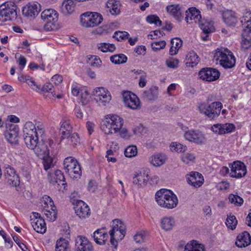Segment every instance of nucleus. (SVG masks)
Here are the masks:
<instances>
[{
  "mask_svg": "<svg viewBox=\"0 0 251 251\" xmlns=\"http://www.w3.org/2000/svg\"><path fill=\"white\" fill-rule=\"evenodd\" d=\"M36 154L39 157H44L49 155V149L44 142H39L33 149Z\"/></svg>",
  "mask_w": 251,
  "mask_h": 251,
  "instance_id": "nucleus-28",
  "label": "nucleus"
},
{
  "mask_svg": "<svg viewBox=\"0 0 251 251\" xmlns=\"http://www.w3.org/2000/svg\"><path fill=\"white\" fill-rule=\"evenodd\" d=\"M107 7L112 15H118L120 12L119 6L115 0H109L106 4Z\"/></svg>",
  "mask_w": 251,
  "mask_h": 251,
  "instance_id": "nucleus-41",
  "label": "nucleus"
},
{
  "mask_svg": "<svg viewBox=\"0 0 251 251\" xmlns=\"http://www.w3.org/2000/svg\"><path fill=\"white\" fill-rule=\"evenodd\" d=\"M58 12L53 9H46L41 14V18L44 21H58Z\"/></svg>",
  "mask_w": 251,
  "mask_h": 251,
  "instance_id": "nucleus-29",
  "label": "nucleus"
},
{
  "mask_svg": "<svg viewBox=\"0 0 251 251\" xmlns=\"http://www.w3.org/2000/svg\"><path fill=\"white\" fill-rule=\"evenodd\" d=\"M235 129V126L230 123L215 124L211 127V130L219 135L230 133L233 131Z\"/></svg>",
  "mask_w": 251,
  "mask_h": 251,
  "instance_id": "nucleus-20",
  "label": "nucleus"
},
{
  "mask_svg": "<svg viewBox=\"0 0 251 251\" xmlns=\"http://www.w3.org/2000/svg\"><path fill=\"white\" fill-rule=\"evenodd\" d=\"M185 21L187 23L189 22V19L191 21H194L195 23H199L201 20V16L200 12L195 7H191L186 11Z\"/></svg>",
  "mask_w": 251,
  "mask_h": 251,
  "instance_id": "nucleus-26",
  "label": "nucleus"
},
{
  "mask_svg": "<svg viewBox=\"0 0 251 251\" xmlns=\"http://www.w3.org/2000/svg\"><path fill=\"white\" fill-rule=\"evenodd\" d=\"M149 176V170L148 169H142L136 173L133 177V183L134 184L142 187L145 186L148 180Z\"/></svg>",
  "mask_w": 251,
  "mask_h": 251,
  "instance_id": "nucleus-17",
  "label": "nucleus"
},
{
  "mask_svg": "<svg viewBox=\"0 0 251 251\" xmlns=\"http://www.w3.org/2000/svg\"><path fill=\"white\" fill-rule=\"evenodd\" d=\"M214 59L219 60L220 65L226 69L232 68L235 64L234 56L226 49H217L214 55Z\"/></svg>",
  "mask_w": 251,
  "mask_h": 251,
  "instance_id": "nucleus-4",
  "label": "nucleus"
},
{
  "mask_svg": "<svg viewBox=\"0 0 251 251\" xmlns=\"http://www.w3.org/2000/svg\"><path fill=\"white\" fill-rule=\"evenodd\" d=\"M20 129L18 125L12 123L5 125L4 135L6 141L11 145H17L19 144Z\"/></svg>",
  "mask_w": 251,
  "mask_h": 251,
  "instance_id": "nucleus-9",
  "label": "nucleus"
},
{
  "mask_svg": "<svg viewBox=\"0 0 251 251\" xmlns=\"http://www.w3.org/2000/svg\"><path fill=\"white\" fill-rule=\"evenodd\" d=\"M48 179L50 183L54 185L57 183L59 185V183L65 181V177L62 172L59 170L54 172L52 174H49Z\"/></svg>",
  "mask_w": 251,
  "mask_h": 251,
  "instance_id": "nucleus-30",
  "label": "nucleus"
},
{
  "mask_svg": "<svg viewBox=\"0 0 251 251\" xmlns=\"http://www.w3.org/2000/svg\"><path fill=\"white\" fill-rule=\"evenodd\" d=\"M229 201L235 206H240L243 203V199L237 195L230 194L228 196Z\"/></svg>",
  "mask_w": 251,
  "mask_h": 251,
  "instance_id": "nucleus-46",
  "label": "nucleus"
},
{
  "mask_svg": "<svg viewBox=\"0 0 251 251\" xmlns=\"http://www.w3.org/2000/svg\"><path fill=\"white\" fill-rule=\"evenodd\" d=\"M223 19L228 26H235L237 23V18L234 12L226 10L223 12Z\"/></svg>",
  "mask_w": 251,
  "mask_h": 251,
  "instance_id": "nucleus-25",
  "label": "nucleus"
},
{
  "mask_svg": "<svg viewBox=\"0 0 251 251\" xmlns=\"http://www.w3.org/2000/svg\"><path fill=\"white\" fill-rule=\"evenodd\" d=\"M31 224L34 229L38 233L43 234L47 230L46 225L44 219L39 218H31Z\"/></svg>",
  "mask_w": 251,
  "mask_h": 251,
  "instance_id": "nucleus-24",
  "label": "nucleus"
},
{
  "mask_svg": "<svg viewBox=\"0 0 251 251\" xmlns=\"http://www.w3.org/2000/svg\"><path fill=\"white\" fill-rule=\"evenodd\" d=\"M125 155L126 157L131 158L135 156L137 154V149L135 146H129L125 151Z\"/></svg>",
  "mask_w": 251,
  "mask_h": 251,
  "instance_id": "nucleus-49",
  "label": "nucleus"
},
{
  "mask_svg": "<svg viewBox=\"0 0 251 251\" xmlns=\"http://www.w3.org/2000/svg\"><path fill=\"white\" fill-rule=\"evenodd\" d=\"M44 214L46 216L47 220L50 222L54 221L57 218L56 209L49 211L47 209H45Z\"/></svg>",
  "mask_w": 251,
  "mask_h": 251,
  "instance_id": "nucleus-53",
  "label": "nucleus"
},
{
  "mask_svg": "<svg viewBox=\"0 0 251 251\" xmlns=\"http://www.w3.org/2000/svg\"><path fill=\"white\" fill-rule=\"evenodd\" d=\"M74 209L75 213L80 219H85L90 215L89 206L82 201H76Z\"/></svg>",
  "mask_w": 251,
  "mask_h": 251,
  "instance_id": "nucleus-16",
  "label": "nucleus"
},
{
  "mask_svg": "<svg viewBox=\"0 0 251 251\" xmlns=\"http://www.w3.org/2000/svg\"><path fill=\"white\" fill-rule=\"evenodd\" d=\"M142 96L144 99L149 101L153 100L155 99V97L153 94V90L152 88L145 91L142 94Z\"/></svg>",
  "mask_w": 251,
  "mask_h": 251,
  "instance_id": "nucleus-57",
  "label": "nucleus"
},
{
  "mask_svg": "<svg viewBox=\"0 0 251 251\" xmlns=\"http://www.w3.org/2000/svg\"><path fill=\"white\" fill-rule=\"evenodd\" d=\"M16 9V5L12 2L0 5V20L7 22L15 20L17 17Z\"/></svg>",
  "mask_w": 251,
  "mask_h": 251,
  "instance_id": "nucleus-6",
  "label": "nucleus"
},
{
  "mask_svg": "<svg viewBox=\"0 0 251 251\" xmlns=\"http://www.w3.org/2000/svg\"><path fill=\"white\" fill-rule=\"evenodd\" d=\"M5 179L8 184L12 186L17 187L20 184V178L16 173L14 175L6 177Z\"/></svg>",
  "mask_w": 251,
  "mask_h": 251,
  "instance_id": "nucleus-44",
  "label": "nucleus"
},
{
  "mask_svg": "<svg viewBox=\"0 0 251 251\" xmlns=\"http://www.w3.org/2000/svg\"><path fill=\"white\" fill-rule=\"evenodd\" d=\"M108 236L105 227L98 229L93 233V237L97 244L104 245Z\"/></svg>",
  "mask_w": 251,
  "mask_h": 251,
  "instance_id": "nucleus-22",
  "label": "nucleus"
},
{
  "mask_svg": "<svg viewBox=\"0 0 251 251\" xmlns=\"http://www.w3.org/2000/svg\"><path fill=\"white\" fill-rule=\"evenodd\" d=\"M155 200L161 207L171 209L176 207L178 203L176 196L170 190L162 189L155 194Z\"/></svg>",
  "mask_w": 251,
  "mask_h": 251,
  "instance_id": "nucleus-2",
  "label": "nucleus"
},
{
  "mask_svg": "<svg viewBox=\"0 0 251 251\" xmlns=\"http://www.w3.org/2000/svg\"><path fill=\"white\" fill-rule=\"evenodd\" d=\"M43 165L44 169L46 171L53 167L54 164L53 163L52 158L48 157L46 159H44Z\"/></svg>",
  "mask_w": 251,
  "mask_h": 251,
  "instance_id": "nucleus-60",
  "label": "nucleus"
},
{
  "mask_svg": "<svg viewBox=\"0 0 251 251\" xmlns=\"http://www.w3.org/2000/svg\"><path fill=\"white\" fill-rule=\"evenodd\" d=\"M60 134L62 138L68 139L72 132V126H71L69 120H64L61 122V126L59 129Z\"/></svg>",
  "mask_w": 251,
  "mask_h": 251,
  "instance_id": "nucleus-27",
  "label": "nucleus"
},
{
  "mask_svg": "<svg viewBox=\"0 0 251 251\" xmlns=\"http://www.w3.org/2000/svg\"><path fill=\"white\" fill-rule=\"evenodd\" d=\"M4 168V176H5V178L9 176L10 175L11 176L14 175L15 173H16L14 168L8 164L5 165Z\"/></svg>",
  "mask_w": 251,
  "mask_h": 251,
  "instance_id": "nucleus-58",
  "label": "nucleus"
},
{
  "mask_svg": "<svg viewBox=\"0 0 251 251\" xmlns=\"http://www.w3.org/2000/svg\"><path fill=\"white\" fill-rule=\"evenodd\" d=\"M179 61L177 59L171 58L166 61L167 66L170 68L176 69L178 66Z\"/></svg>",
  "mask_w": 251,
  "mask_h": 251,
  "instance_id": "nucleus-59",
  "label": "nucleus"
},
{
  "mask_svg": "<svg viewBox=\"0 0 251 251\" xmlns=\"http://www.w3.org/2000/svg\"><path fill=\"white\" fill-rule=\"evenodd\" d=\"M195 156L194 154L187 152L183 153L181 156L182 161L186 164H188L191 161H193L195 159Z\"/></svg>",
  "mask_w": 251,
  "mask_h": 251,
  "instance_id": "nucleus-56",
  "label": "nucleus"
},
{
  "mask_svg": "<svg viewBox=\"0 0 251 251\" xmlns=\"http://www.w3.org/2000/svg\"><path fill=\"white\" fill-rule=\"evenodd\" d=\"M175 225V220L172 217L165 216L161 220V227L166 231L173 229Z\"/></svg>",
  "mask_w": 251,
  "mask_h": 251,
  "instance_id": "nucleus-32",
  "label": "nucleus"
},
{
  "mask_svg": "<svg viewBox=\"0 0 251 251\" xmlns=\"http://www.w3.org/2000/svg\"><path fill=\"white\" fill-rule=\"evenodd\" d=\"M186 177L188 183L195 188H199L203 183V177L200 173L192 172L187 175Z\"/></svg>",
  "mask_w": 251,
  "mask_h": 251,
  "instance_id": "nucleus-19",
  "label": "nucleus"
},
{
  "mask_svg": "<svg viewBox=\"0 0 251 251\" xmlns=\"http://www.w3.org/2000/svg\"><path fill=\"white\" fill-rule=\"evenodd\" d=\"M251 243L250 234L247 231H244L239 234L236 239L235 245L239 248L246 247Z\"/></svg>",
  "mask_w": 251,
  "mask_h": 251,
  "instance_id": "nucleus-23",
  "label": "nucleus"
},
{
  "mask_svg": "<svg viewBox=\"0 0 251 251\" xmlns=\"http://www.w3.org/2000/svg\"><path fill=\"white\" fill-rule=\"evenodd\" d=\"M240 22L243 28L242 36L251 35V12L247 11L241 18Z\"/></svg>",
  "mask_w": 251,
  "mask_h": 251,
  "instance_id": "nucleus-21",
  "label": "nucleus"
},
{
  "mask_svg": "<svg viewBox=\"0 0 251 251\" xmlns=\"http://www.w3.org/2000/svg\"><path fill=\"white\" fill-rule=\"evenodd\" d=\"M187 147L185 145L173 142L170 145V150L172 151H176L177 152H183L186 151Z\"/></svg>",
  "mask_w": 251,
  "mask_h": 251,
  "instance_id": "nucleus-48",
  "label": "nucleus"
},
{
  "mask_svg": "<svg viewBox=\"0 0 251 251\" xmlns=\"http://www.w3.org/2000/svg\"><path fill=\"white\" fill-rule=\"evenodd\" d=\"M43 204H42V206L43 207L44 206H50V207L55 206L53 201L49 196L45 195L43 197Z\"/></svg>",
  "mask_w": 251,
  "mask_h": 251,
  "instance_id": "nucleus-61",
  "label": "nucleus"
},
{
  "mask_svg": "<svg viewBox=\"0 0 251 251\" xmlns=\"http://www.w3.org/2000/svg\"><path fill=\"white\" fill-rule=\"evenodd\" d=\"M167 159L166 156L164 154H157L150 157V162L155 167H160L163 165Z\"/></svg>",
  "mask_w": 251,
  "mask_h": 251,
  "instance_id": "nucleus-33",
  "label": "nucleus"
},
{
  "mask_svg": "<svg viewBox=\"0 0 251 251\" xmlns=\"http://www.w3.org/2000/svg\"><path fill=\"white\" fill-rule=\"evenodd\" d=\"M230 176L237 178L244 176L247 174V169L245 165L240 161L233 162L230 167Z\"/></svg>",
  "mask_w": 251,
  "mask_h": 251,
  "instance_id": "nucleus-12",
  "label": "nucleus"
},
{
  "mask_svg": "<svg viewBox=\"0 0 251 251\" xmlns=\"http://www.w3.org/2000/svg\"><path fill=\"white\" fill-rule=\"evenodd\" d=\"M55 251H70L69 242L65 239H60L56 242Z\"/></svg>",
  "mask_w": 251,
  "mask_h": 251,
  "instance_id": "nucleus-40",
  "label": "nucleus"
},
{
  "mask_svg": "<svg viewBox=\"0 0 251 251\" xmlns=\"http://www.w3.org/2000/svg\"><path fill=\"white\" fill-rule=\"evenodd\" d=\"M198 24L199 26L205 34H208L215 30L213 23L212 22L201 20Z\"/></svg>",
  "mask_w": 251,
  "mask_h": 251,
  "instance_id": "nucleus-39",
  "label": "nucleus"
},
{
  "mask_svg": "<svg viewBox=\"0 0 251 251\" xmlns=\"http://www.w3.org/2000/svg\"><path fill=\"white\" fill-rule=\"evenodd\" d=\"M184 136L186 140L198 145L202 144L205 142L204 134L199 130H190L186 131Z\"/></svg>",
  "mask_w": 251,
  "mask_h": 251,
  "instance_id": "nucleus-13",
  "label": "nucleus"
},
{
  "mask_svg": "<svg viewBox=\"0 0 251 251\" xmlns=\"http://www.w3.org/2000/svg\"><path fill=\"white\" fill-rule=\"evenodd\" d=\"M166 42L164 40L155 42L151 44L152 49L154 51H158L165 48Z\"/></svg>",
  "mask_w": 251,
  "mask_h": 251,
  "instance_id": "nucleus-54",
  "label": "nucleus"
},
{
  "mask_svg": "<svg viewBox=\"0 0 251 251\" xmlns=\"http://www.w3.org/2000/svg\"><path fill=\"white\" fill-rule=\"evenodd\" d=\"M30 168L25 165H22L20 167V173L26 179L27 181H29L31 178Z\"/></svg>",
  "mask_w": 251,
  "mask_h": 251,
  "instance_id": "nucleus-51",
  "label": "nucleus"
},
{
  "mask_svg": "<svg viewBox=\"0 0 251 251\" xmlns=\"http://www.w3.org/2000/svg\"><path fill=\"white\" fill-rule=\"evenodd\" d=\"M110 60L115 64H120L126 62L127 57L124 54H118L111 56Z\"/></svg>",
  "mask_w": 251,
  "mask_h": 251,
  "instance_id": "nucleus-42",
  "label": "nucleus"
},
{
  "mask_svg": "<svg viewBox=\"0 0 251 251\" xmlns=\"http://www.w3.org/2000/svg\"><path fill=\"white\" fill-rule=\"evenodd\" d=\"M243 40L241 43L242 48L247 50L251 47V35H248L246 36H242Z\"/></svg>",
  "mask_w": 251,
  "mask_h": 251,
  "instance_id": "nucleus-55",
  "label": "nucleus"
},
{
  "mask_svg": "<svg viewBox=\"0 0 251 251\" xmlns=\"http://www.w3.org/2000/svg\"><path fill=\"white\" fill-rule=\"evenodd\" d=\"M182 40L179 38H174L171 41V48L169 53L171 55H174L177 54L179 49L182 45Z\"/></svg>",
  "mask_w": 251,
  "mask_h": 251,
  "instance_id": "nucleus-34",
  "label": "nucleus"
},
{
  "mask_svg": "<svg viewBox=\"0 0 251 251\" xmlns=\"http://www.w3.org/2000/svg\"><path fill=\"white\" fill-rule=\"evenodd\" d=\"M103 20L101 15L97 12H86L81 15L80 23L85 27H93L100 24Z\"/></svg>",
  "mask_w": 251,
  "mask_h": 251,
  "instance_id": "nucleus-8",
  "label": "nucleus"
},
{
  "mask_svg": "<svg viewBox=\"0 0 251 251\" xmlns=\"http://www.w3.org/2000/svg\"><path fill=\"white\" fill-rule=\"evenodd\" d=\"M123 98L125 105L132 109H138L141 105L139 99L133 93L126 91L123 94Z\"/></svg>",
  "mask_w": 251,
  "mask_h": 251,
  "instance_id": "nucleus-11",
  "label": "nucleus"
},
{
  "mask_svg": "<svg viewBox=\"0 0 251 251\" xmlns=\"http://www.w3.org/2000/svg\"><path fill=\"white\" fill-rule=\"evenodd\" d=\"M24 141L26 146L33 150L39 142V138L43 141V137L45 132V126L40 122H36L34 124L31 122H27L23 129Z\"/></svg>",
  "mask_w": 251,
  "mask_h": 251,
  "instance_id": "nucleus-1",
  "label": "nucleus"
},
{
  "mask_svg": "<svg viewBox=\"0 0 251 251\" xmlns=\"http://www.w3.org/2000/svg\"><path fill=\"white\" fill-rule=\"evenodd\" d=\"M146 21L150 24H154L157 26H160L162 25V21L158 16L156 15H150L146 17Z\"/></svg>",
  "mask_w": 251,
  "mask_h": 251,
  "instance_id": "nucleus-50",
  "label": "nucleus"
},
{
  "mask_svg": "<svg viewBox=\"0 0 251 251\" xmlns=\"http://www.w3.org/2000/svg\"><path fill=\"white\" fill-rule=\"evenodd\" d=\"M28 80V81H27V84L32 89L37 91H38L40 90L41 86L38 85L32 78L30 77L29 79Z\"/></svg>",
  "mask_w": 251,
  "mask_h": 251,
  "instance_id": "nucleus-63",
  "label": "nucleus"
},
{
  "mask_svg": "<svg viewBox=\"0 0 251 251\" xmlns=\"http://www.w3.org/2000/svg\"><path fill=\"white\" fill-rule=\"evenodd\" d=\"M46 23L44 25V29L46 31H54L58 28V21H45Z\"/></svg>",
  "mask_w": 251,
  "mask_h": 251,
  "instance_id": "nucleus-47",
  "label": "nucleus"
},
{
  "mask_svg": "<svg viewBox=\"0 0 251 251\" xmlns=\"http://www.w3.org/2000/svg\"><path fill=\"white\" fill-rule=\"evenodd\" d=\"M222 107V103L220 101H216L213 102L209 105L205 103H201L199 106V109L201 113L213 119L219 116Z\"/></svg>",
  "mask_w": 251,
  "mask_h": 251,
  "instance_id": "nucleus-5",
  "label": "nucleus"
},
{
  "mask_svg": "<svg viewBox=\"0 0 251 251\" xmlns=\"http://www.w3.org/2000/svg\"><path fill=\"white\" fill-rule=\"evenodd\" d=\"M93 62L90 63V66L95 67H99L101 66V61L97 56H92Z\"/></svg>",
  "mask_w": 251,
  "mask_h": 251,
  "instance_id": "nucleus-64",
  "label": "nucleus"
},
{
  "mask_svg": "<svg viewBox=\"0 0 251 251\" xmlns=\"http://www.w3.org/2000/svg\"><path fill=\"white\" fill-rule=\"evenodd\" d=\"M124 124L123 119L115 114H109L101 121L100 128L105 134H109L119 131Z\"/></svg>",
  "mask_w": 251,
  "mask_h": 251,
  "instance_id": "nucleus-3",
  "label": "nucleus"
},
{
  "mask_svg": "<svg viewBox=\"0 0 251 251\" xmlns=\"http://www.w3.org/2000/svg\"><path fill=\"white\" fill-rule=\"evenodd\" d=\"M186 61L187 67H194L199 62V57L196 52L191 51L187 54Z\"/></svg>",
  "mask_w": 251,
  "mask_h": 251,
  "instance_id": "nucleus-35",
  "label": "nucleus"
},
{
  "mask_svg": "<svg viewBox=\"0 0 251 251\" xmlns=\"http://www.w3.org/2000/svg\"><path fill=\"white\" fill-rule=\"evenodd\" d=\"M237 220L236 217L234 215H230L226 220V224L228 228L234 230L236 228L237 225Z\"/></svg>",
  "mask_w": 251,
  "mask_h": 251,
  "instance_id": "nucleus-45",
  "label": "nucleus"
},
{
  "mask_svg": "<svg viewBox=\"0 0 251 251\" xmlns=\"http://www.w3.org/2000/svg\"><path fill=\"white\" fill-rule=\"evenodd\" d=\"M41 10L40 5L37 2L29 3L23 8V14L27 17L34 18Z\"/></svg>",
  "mask_w": 251,
  "mask_h": 251,
  "instance_id": "nucleus-18",
  "label": "nucleus"
},
{
  "mask_svg": "<svg viewBox=\"0 0 251 251\" xmlns=\"http://www.w3.org/2000/svg\"><path fill=\"white\" fill-rule=\"evenodd\" d=\"M95 100L100 105H106L111 100L110 92L103 87H97L93 92Z\"/></svg>",
  "mask_w": 251,
  "mask_h": 251,
  "instance_id": "nucleus-10",
  "label": "nucleus"
},
{
  "mask_svg": "<svg viewBox=\"0 0 251 251\" xmlns=\"http://www.w3.org/2000/svg\"><path fill=\"white\" fill-rule=\"evenodd\" d=\"M199 75L200 78L203 80L213 81L219 78L220 73L216 69L206 68L201 69L200 71Z\"/></svg>",
  "mask_w": 251,
  "mask_h": 251,
  "instance_id": "nucleus-14",
  "label": "nucleus"
},
{
  "mask_svg": "<svg viewBox=\"0 0 251 251\" xmlns=\"http://www.w3.org/2000/svg\"><path fill=\"white\" fill-rule=\"evenodd\" d=\"M129 33L126 31H116L113 37L116 38L118 41H122L128 38Z\"/></svg>",
  "mask_w": 251,
  "mask_h": 251,
  "instance_id": "nucleus-52",
  "label": "nucleus"
},
{
  "mask_svg": "<svg viewBox=\"0 0 251 251\" xmlns=\"http://www.w3.org/2000/svg\"><path fill=\"white\" fill-rule=\"evenodd\" d=\"M64 168L71 178L77 179L81 175V170L76 160L72 157H67L64 161Z\"/></svg>",
  "mask_w": 251,
  "mask_h": 251,
  "instance_id": "nucleus-7",
  "label": "nucleus"
},
{
  "mask_svg": "<svg viewBox=\"0 0 251 251\" xmlns=\"http://www.w3.org/2000/svg\"><path fill=\"white\" fill-rule=\"evenodd\" d=\"M76 251H94L92 243L84 236H78L75 240Z\"/></svg>",
  "mask_w": 251,
  "mask_h": 251,
  "instance_id": "nucleus-15",
  "label": "nucleus"
},
{
  "mask_svg": "<svg viewBox=\"0 0 251 251\" xmlns=\"http://www.w3.org/2000/svg\"><path fill=\"white\" fill-rule=\"evenodd\" d=\"M184 251H205V248L203 245L193 240L187 243Z\"/></svg>",
  "mask_w": 251,
  "mask_h": 251,
  "instance_id": "nucleus-37",
  "label": "nucleus"
},
{
  "mask_svg": "<svg viewBox=\"0 0 251 251\" xmlns=\"http://www.w3.org/2000/svg\"><path fill=\"white\" fill-rule=\"evenodd\" d=\"M166 10L172 16L176 19L180 20L181 18V10L178 4H173L168 5L166 7Z\"/></svg>",
  "mask_w": 251,
  "mask_h": 251,
  "instance_id": "nucleus-36",
  "label": "nucleus"
},
{
  "mask_svg": "<svg viewBox=\"0 0 251 251\" xmlns=\"http://www.w3.org/2000/svg\"><path fill=\"white\" fill-rule=\"evenodd\" d=\"M119 231L124 237L126 234V228L123 222L119 220L115 219L113 221L112 228L109 231L110 235L114 234L116 231Z\"/></svg>",
  "mask_w": 251,
  "mask_h": 251,
  "instance_id": "nucleus-31",
  "label": "nucleus"
},
{
  "mask_svg": "<svg viewBox=\"0 0 251 251\" xmlns=\"http://www.w3.org/2000/svg\"><path fill=\"white\" fill-rule=\"evenodd\" d=\"M99 49L103 52H113L116 50L115 46L114 44L101 43L98 45Z\"/></svg>",
  "mask_w": 251,
  "mask_h": 251,
  "instance_id": "nucleus-43",
  "label": "nucleus"
},
{
  "mask_svg": "<svg viewBox=\"0 0 251 251\" xmlns=\"http://www.w3.org/2000/svg\"><path fill=\"white\" fill-rule=\"evenodd\" d=\"M70 143L74 145H76L80 143V139L77 133H73L69 137Z\"/></svg>",
  "mask_w": 251,
  "mask_h": 251,
  "instance_id": "nucleus-62",
  "label": "nucleus"
},
{
  "mask_svg": "<svg viewBox=\"0 0 251 251\" xmlns=\"http://www.w3.org/2000/svg\"><path fill=\"white\" fill-rule=\"evenodd\" d=\"M75 3L72 0H64L61 5V10L65 15L70 14L74 11Z\"/></svg>",
  "mask_w": 251,
  "mask_h": 251,
  "instance_id": "nucleus-38",
  "label": "nucleus"
}]
</instances>
